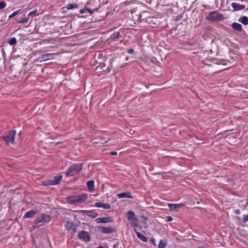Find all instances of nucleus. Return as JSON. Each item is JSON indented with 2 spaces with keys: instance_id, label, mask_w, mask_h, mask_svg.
Returning a JSON list of instances; mask_svg holds the SVG:
<instances>
[{
  "instance_id": "nucleus-14",
  "label": "nucleus",
  "mask_w": 248,
  "mask_h": 248,
  "mask_svg": "<svg viewBox=\"0 0 248 248\" xmlns=\"http://www.w3.org/2000/svg\"><path fill=\"white\" fill-rule=\"evenodd\" d=\"M95 206L98 208H103L104 209H110V206L109 204L104 203L101 202H97L95 203Z\"/></svg>"
},
{
  "instance_id": "nucleus-17",
  "label": "nucleus",
  "mask_w": 248,
  "mask_h": 248,
  "mask_svg": "<svg viewBox=\"0 0 248 248\" xmlns=\"http://www.w3.org/2000/svg\"><path fill=\"white\" fill-rule=\"evenodd\" d=\"M36 213H37L36 210H30V211L26 212L24 214L23 217L24 218H30L31 217L34 216Z\"/></svg>"
},
{
  "instance_id": "nucleus-39",
  "label": "nucleus",
  "mask_w": 248,
  "mask_h": 248,
  "mask_svg": "<svg viewBox=\"0 0 248 248\" xmlns=\"http://www.w3.org/2000/svg\"><path fill=\"white\" fill-rule=\"evenodd\" d=\"M110 154L111 155H117V153L116 152H111Z\"/></svg>"
},
{
  "instance_id": "nucleus-25",
  "label": "nucleus",
  "mask_w": 248,
  "mask_h": 248,
  "mask_svg": "<svg viewBox=\"0 0 248 248\" xmlns=\"http://www.w3.org/2000/svg\"><path fill=\"white\" fill-rule=\"evenodd\" d=\"M87 215L93 218H95L98 216V214L91 211H88Z\"/></svg>"
},
{
  "instance_id": "nucleus-27",
  "label": "nucleus",
  "mask_w": 248,
  "mask_h": 248,
  "mask_svg": "<svg viewBox=\"0 0 248 248\" xmlns=\"http://www.w3.org/2000/svg\"><path fill=\"white\" fill-rule=\"evenodd\" d=\"M8 43L10 45L14 46L16 44L17 41L16 38L13 37L9 40Z\"/></svg>"
},
{
  "instance_id": "nucleus-10",
  "label": "nucleus",
  "mask_w": 248,
  "mask_h": 248,
  "mask_svg": "<svg viewBox=\"0 0 248 248\" xmlns=\"http://www.w3.org/2000/svg\"><path fill=\"white\" fill-rule=\"evenodd\" d=\"M62 178V175H57L54 177V179L49 181L48 184L52 186H54L59 184L60 181Z\"/></svg>"
},
{
  "instance_id": "nucleus-8",
  "label": "nucleus",
  "mask_w": 248,
  "mask_h": 248,
  "mask_svg": "<svg viewBox=\"0 0 248 248\" xmlns=\"http://www.w3.org/2000/svg\"><path fill=\"white\" fill-rule=\"evenodd\" d=\"M168 205L170 211L177 212L181 207L184 206V204L183 203H169Z\"/></svg>"
},
{
  "instance_id": "nucleus-12",
  "label": "nucleus",
  "mask_w": 248,
  "mask_h": 248,
  "mask_svg": "<svg viewBox=\"0 0 248 248\" xmlns=\"http://www.w3.org/2000/svg\"><path fill=\"white\" fill-rule=\"evenodd\" d=\"M127 219L130 221H135L137 217L133 211H129L126 214Z\"/></svg>"
},
{
  "instance_id": "nucleus-24",
  "label": "nucleus",
  "mask_w": 248,
  "mask_h": 248,
  "mask_svg": "<svg viewBox=\"0 0 248 248\" xmlns=\"http://www.w3.org/2000/svg\"><path fill=\"white\" fill-rule=\"evenodd\" d=\"M167 246L166 241L160 240L158 245V248H165Z\"/></svg>"
},
{
  "instance_id": "nucleus-9",
  "label": "nucleus",
  "mask_w": 248,
  "mask_h": 248,
  "mask_svg": "<svg viewBox=\"0 0 248 248\" xmlns=\"http://www.w3.org/2000/svg\"><path fill=\"white\" fill-rule=\"evenodd\" d=\"M100 231L103 233H111L115 231V229L112 227H101Z\"/></svg>"
},
{
  "instance_id": "nucleus-30",
  "label": "nucleus",
  "mask_w": 248,
  "mask_h": 248,
  "mask_svg": "<svg viewBox=\"0 0 248 248\" xmlns=\"http://www.w3.org/2000/svg\"><path fill=\"white\" fill-rule=\"evenodd\" d=\"M19 13V11H15L12 15H10L9 17L10 18H12V17H14L15 16L17 15Z\"/></svg>"
},
{
  "instance_id": "nucleus-2",
  "label": "nucleus",
  "mask_w": 248,
  "mask_h": 248,
  "mask_svg": "<svg viewBox=\"0 0 248 248\" xmlns=\"http://www.w3.org/2000/svg\"><path fill=\"white\" fill-rule=\"evenodd\" d=\"M83 164H74L65 171V175L71 177L79 173L82 170Z\"/></svg>"
},
{
  "instance_id": "nucleus-33",
  "label": "nucleus",
  "mask_w": 248,
  "mask_h": 248,
  "mask_svg": "<svg viewBox=\"0 0 248 248\" xmlns=\"http://www.w3.org/2000/svg\"><path fill=\"white\" fill-rule=\"evenodd\" d=\"M111 141V140L110 139H108V140H107L106 141H105L104 143H103V145L104 146H109V141Z\"/></svg>"
},
{
  "instance_id": "nucleus-34",
  "label": "nucleus",
  "mask_w": 248,
  "mask_h": 248,
  "mask_svg": "<svg viewBox=\"0 0 248 248\" xmlns=\"http://www.w3.org/2000/svg\"><path fill=\"white\" fill-rule=\"evenodd\" d=\"M243 221L244 222H247L248 221V214L246 215L244 217H243Z\"/></svg>"
},
{
  "instance_id": "nucleus-32",
  "label": "nucleus",
  "mask_w": 248,
  "mask_h": 248,
  "mask_svg": "<svg viewBox=\"0 0 248 248\" xmlns=\"http://www.w3.org/2000/svg\"><path fill=\"white\" fill-rule=\"evenodd\" d=\"M37 12V10H33L30 13H29L28 15V16H31L34 15H35Z\"/></svg>"
},
{
  "instance_id": "nucleus-18",
  "label": "nucleus",
  "mask_w": 248,
  "mask_h": 248,
  "mask_svg": "<svg viewBox=\"0 0 248 248\" xmlns=\"http://www.w3.org/2000/svg\"><path fill=\"white\" fill-rule=\"evenodd\" d=\"M95 221L97 223H108L111 221L112 220L110 219L109 217H101L96 218Z\"/></svg>"
},
{
  "instance_id": "nucleus-11",
  "label": "nucleus",
  "mask_w": 248,
  "mask_h": 248,
  "mask_svg": "<svg viewBox=\"0 0 248 248\" xmlns=\"http://www.w3.org/2000/svg\"><path fill=\"white\" fill-rule=\"evenodd\" d=\"M118 198H129L133 199V197L132 196L130 192L127 191L123 193H119L117 195Z\"/></svg>"
},
{
  "instance_id": "nucleus-7",
  "label": "nucleus",
  "mask_w": 248,
  "mask_h": 248,
  "mask_svg": "<svg viewBox=\"0 0 248 248\" xmlns=\"http://www.w3.org/2000/svg\"><path fill=\"white\" fill-rule=\"evenodd\" d=\"M78 238L83 241L88 242L90 240V236L88 232L86 231H82L78 233Z\"/></svg>"
},
{
  "instance_id": "nucleus-13",
  "label": "nucleus",
  "mask_w": 248,
  "mask_h": 248,
  "mask_svg": "<svg viewBox=\"0 0 248 248\" xmlns=\"http://www.w3.org/2000/svg\"><path fill=\"white\" fill-rule=\"evenodd\" d=\"M231 6L233 8L234 11L243 10L245 8V5L235 2H232L231 4Z\"/></svg>"
},
{
  "instance_id": "nucleus-38",
  "label": "nucleus",
  "mask_w": 248,
  "mask_h": 248,
  "mask_svg": "<svg viewBox=\"0 0 248 248\" xmlns=\"http://www.w3.org/2000/svg\"><path fill=\"white\" fill-rule=\"evenodd\" d=\"M172 220V217L170 216H167V221H170Z\"/></svg>"
},
{
  "instance_id": "nucleus-15",
  "label": "nucleus",
  "mask_w": 248,
  "mask_h": 248,
  "mask_svg": "<svg viewBox=\"0 0 248 248\" xmlns=\"http://www.w3.org/2000/svg\"><path fill=\"white\" fill-rule=\"evenodd\" d=\"M147 220H148L147 217H144V216L141 217V223L142 225H141L139 226V228L140 229H141L142 228L146 229L147 227V226H148Z\"/></svg>"
},
{
  "instance_id": "nucleus-6",
  "label": "nucleus",
  "mask_w": 248,
  "mask_h": 248,
  "mask_svg": "<svg viewBox=\"0 0 248 248\" xmlns=\"http://www.w3.org/2000/svg\"><path fill=\"white\" fill-rule=\"evenodd\" d=\"M56 53H46L42 54L39 56L37 59V61L39 62H43L48 60L53 59L54 55H55Z\"/></svg>"
},
{
  "instance_id": "nucleus-26",
  "label": "nucleus",
  "mask_w": 248,
  "mask_h": 248,
  "mask_svg": "<svg viewBox=\"0 0 248 248\" xmlns=\"http://www.w3.org/2000/svg\"><path fill=\"white\" fill-rule=\"evenodd\" d=\"M66 7L68 10H71V9H73L74 8H78V5L76 3H74V4L70 3V4H68L66 5Z\"/></svg>"
},
{
  "instance_id": "nucleus-23",
  "label": "nucleus",
  "mask_w": 248,
  "mask_h": 248,
  "mask_svg": "<svg viewBox=\"0 0 248 248\" xmlns=\"http://www.w3.org/2000/svg\"><path fill=\"white\" fill-rule=\"evenodd\" d=\"M239 21L245 25L248 24V17L246 16H242L239 19Z\"/></svg>"
},
{
  "instance_id": "nucleus-5",
  "label": "nucleus",
  "mask_w": 248,
  "mask_h": 248,
  "mask_svg": "<svg viewBox=\"0 0 248 248\" xmlns=\"http://www.w3.org/2000/svg\"><path fill=\"white\" fill-rule=\"evenodd\" d=\"M16 132L15 130H11L5 136H3V140L8 144H13L15 141V136Z\"/></svg>"
},
{
  "instance_id": "nucleus-41",
  "label": "nucleus",
  "mask_w": 248,
  "mask_h": 248,
  "mask_svg": "<svg viewBox=\"0 0 248 248\" xmlns=\"http://www.w3.org/2000/svg\"><path fill=\"white\" fill-rule=\"evenodd\" d=\"M96 248H104L102 246H99V247H97Z\"/></svg>"
},
{
  "instance_id": "nucleus-40",
  "label": "nucleus",
  "mask_w": 248,
  "mask_h": 248,
  "mask_svg": "<svg viewBox=\"0 0 248 248\" xmlns=\"http://www.w3.org/2000/svg\"><path fill=\"white\" fill-rule=\"evenodd\" d=\"M151 241L153 243H154L155 239H154V238H152V239H151Z\"/></svg>"
},
{
  "instance_id": "nucleus-28",
  "label": "nucleus",
  "mask_w": 248,
  "mask_h": 248,
  "mask_svg": "<svg viewBox=\"0 0 248 248\" xmlns=\"http://www.w3.org/2000/svg\"><path fill=\"white\" fill-rule=\"evenodd\" d=\"M131 222V226H132L134 228V229H137V228L139 227L140 226L138 225V222H137V219H136L135 221H132Z\"/></svg>"
},
{
  "instance_id": "nucleus-19",
  "label": "nucleus",
  "mask_w": 248,
  "mask_h": 248,
  "mask_svg": "<svg viewBox=\"0 0 248 248\" xmlns=\"http://www.w3.org/2000/svg\"><path fill=\"white\" fill-rule=\"evenodd\" d=\"M134 232L136 233L137 237L144 242H147V238L141 233L139 232L137 229H134Z\"/></svg>"
},
{
  "instance_id": "nucleus-16",
  "label": "nucleus",
  "mask_w": 248,
  "mask_h": 248,
  "mask_svg": "<svg viewBox=\"0 0 248 248\" xmlns=\"http://www.w3.org/2000/svg\"><path fill=\"white\" fill-rule=\"evenodd\" d=\"M65 227L69 231H72L74 232H76V226L72 222H67Z\"/></svg>"
},
{
  "instance_id": "nucleus-35",
  "label": "nucleus",
  "mask_w": 248,
  "mask_h": 248,
  "mask_svg": "<svg viewBox=\"0 0 248 248\" xmlns=\"http://www.w3.org/2000/svg\"><path fill=\"white\" fill-rule=\"evenodd\" d=\"M116 144V141L115 140H113L112 141H109V146H112Z\"/></svg>"
},
{
  "instance_id": "nucleus-4",
  "label": "nucleus",
  "mask_w": 248,
  "mask_h": 248,
  "mask_svg": "<svg viewBox=\"0 0 248 248\" xmlns=\"http://www.w3.org/2000/svg\"><path fill=\"white\" fill-rule=\"evenodd\" d=\"M209 21H218L223 19V15L217 11L211 12L206 17Z\"/></svg>"
},
{
  "instance_id": "nucleus-22",
  "label": "nucleus",
  "mask_w": 248,
  "mask_h": 248,
  "mask_svg": "<svg viewBox=\"0 0 248 248\" xmlns=\"http://www.w3.org/2000/svg\"><path fill=\"white\" fill-rule=\"evenodd\" d=\"M121 37L120 33L118 31L115 32L110 37V39L113 41H116Z\"/></svg>"
},
{
  "instance_id": "nucleus-29",
  "label": "nucleus",
  "mask_w": 248,
  "mask_h": 248,
  "mask_svg": "<svg viewBox=\"0 0 248 248\" xmlns=\"http://www.w3.org/2000/svg\"><path fill=\"white\" fill-rule=\"evenodd\" d=\"M28 20H29L28 17H24V18H23L21 20L18 21V22L22 23H26L28 21Z\"/></svg>"
},
{
  "instance_id": "nucleus-3",
  "label": "nucleus",
  "mask_w": 248,
  "mask_h": 248,
  "mask_svg": "<svg viewBox=\"0 0 248 248\" xmlns=\"http://www.w3.org/2000/svg\"><path fill=\"white\" fill-rule=\"evenodd\" d=\"M51 219L49 215L45 214H42L39 217H37L34 220V224L33 226L34 228H39L43 226L45 224L49 223Z\"/></svg>"
},
{
  "instance_id": "nucleus-21",
  "label": "nucleus",
  "mask_w": 248,
  "mask_h": 248,
  "mask_svg": "<svg viewBox=\"0 0 248 248\" xmlns=\"http://www.w3.org/2000/svg\"><path fill=\"white\" fill-rule=\"evenodd\" d=\"M87 186L90 191H92L94 189V181L93 180L88 181L87 183Z\"/></svg>"
},
{
  "instance_id": "nucleus-1",
  "label": "nucleus",
  "mask_w": 248,
  "mask_h": 248,
  "mask_svg": "<svg viewBox=\"0 0 248 248\" xmlns=\"http://www.w3.org/2000/svg\"><path fill=\"white\" fill-rule=\"evenodd\" d=\"M88 199V196L85 193L78 195L71 196L67 197L68 203L74 204L76 203H84Z\"/></svg>"
},
{
  "instance_id": "nucleus-31",
  "label": "nucleus",
  "mask_w": 248,
  "mask_h": 248,
  "mask_svg": "<svg viewBox=\"0 0 248 248\" xmlns=\"http://www.w3.org/2000/svg\"><path fill=\"white\" fill-rule=\"evenodd\" d=\"M6 3L3 1H0V9H3L6 6Z\"/></svg>"
},
{
  "instance_id": "nucleus-20",
  "label": "nucleus",
  "mask_w": 248,
  "mask_h": 248,
  "mask_svg": "<svg viewBox=\"0 0 248 248\" xmlns=\"http://www.w3.org/2000/svg\"><path fill=\"white\" fill-rule=\"evenodd\" d=\"M232 27L235 30L237 31H241L242 30V25L238 23L234 22L232 25Z\"/></svg>"
},
{
  "instance_id": "nucleus-42",
  "label": "nucleus",
  "mask_w": 248,
  "mask_h": 248,
  "mask_svg": "<svg viewBox=\"0 0 248 248\" xmlns=\"http://www.w3.org/2000/svg\"><path fill=\"white\" fill-rule=\"evenodd\" d=\"M89 12L90 13H93V12H92L90 10H89Z\"/></svg>"
},
{
  "instance_id": "nucleus-36",
  "label": "nucleus",
  "mask_w": 248,
  "mask_h": 248,
  "mask_svg": "<svg viewBox=\"0 0 248 248\" xmlns=\"http://www.w3.org/2000/svg\"><path fill=\"white\" fill-rule=\"evenodd\" d=\"M133 52H134V49L133 48L128 49V50H127V52L130 53V54L133 53Z\"/></svg>"
},
{
  "instance_id": "nucleus-37",
  "label": "nucleus",
  "mask_w": 248,
  "mask_h": 248,
  "mask_svg": "<svg viewBox=\"0 0 248 248\" xmlns=\"http://www.w3.org/2000/svg\"><path fill=\"white\" fill-rule=\"evenodd\" d=\"M240 213V211L238 209H236L234 211V214L236 215H239Z\"/></svg>"
}]
</instances>
